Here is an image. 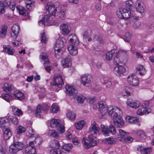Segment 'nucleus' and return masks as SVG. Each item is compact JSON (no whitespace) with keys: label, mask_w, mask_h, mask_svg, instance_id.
I'll return each mask as SVG.
<instances>
[{"label":"nucleus","mask_w":154,"mask_h":154,"mask_svg":"<svg viewBox=\"0 0 154 154\" xmlns=\"http://www.w3.org/2000/svg\"><path fill=\"white\" fill-rule=\"evenodd\" d=\"M46 8L48 12L49 15H45L43 19L38 21V24L40 26H45L51 23L52 19L55 16L56 12L57 10L51 2L48 3Z\"/></svg>","instance_id":"1"},{"label":"nucleus","mask_w":154,"mask_h":154,"mask_svg":"<svg viewBox=\"0 0 154 154\" xmlns=\"http://www.w3.org/2000/svg\"><path fill=\"white\" fill-rule=\"evenodd\" d=\"M110 109L109 116L112 117L113 123L115 127L122 128L124 125V121L121 116L122 111L117 107L114 109Z\"/></svg>","instance_id":"2"},{"label":"nucleus","mask_w":154,"mask_h":154,"mask_svg":"<svg viewBox=\"0 0 154 154\" xmlns=\"http://www.w3.org/2000/svg\"><path fill=\"white\" fill-rule=\"evenodd\" d=\"M113 58V63L115 64L125 63L128 61L129 54L127 51L120 49L117 52L116 51Z\"/></svg>","instance_id":"3"},{"label":"nucleus","mask_w":154,"mask_h":154,"mask_svg":"<svg viewBox=\"0 0 154 154\" xmlns=\"http://www.w3.org/2000/svg\"><path fill=\"white\" fill-rule=\"evenodd\" d=\"M66 42V40L63 38H59L57 40L54 48L55 55L56 57L59 58V57L62 55L61 48L64 47Z\"/></svg>","instance_id":"4"},{"label":"nucleus","mask_w":154,"mask_h":154,"mask_svg":"<svg viewBox=\"0 0 154 154\" xmlns=\"http://www.w3.org/2000/svg\"><path fill=\"white\" fill-rule=\"evenodd\" d=\"M8 124V123L5 118L0 119V127L5 129L4 130H3L4 131L3 137L5 140L8 139L12 135L11 130L6 127V125Z\"/></svg>","instance_id":"5"},{"label":"nucleus","mask_w":154,"mask_h":154,"mask_svg":"<svg viewBox=\"0 0 154 154\" xmlns=\"http://www.w3.org/2000/svg\"><path fill=\"white\" fill-rule=\"evenodd\" d=\"M95 137H94V138L93 135L92 134L89 135L88 140L85 137H83L82 138V141L84 143V145L86 149H88L91 146H94L97 144V142L95 140Z\"/></svg>","instance_id":"6"},{"label":"nucleus","mask_w":154,"mask_h":154,"mask_svg":"<svg viewBox=\"0 0 154 154\" xmlns=\"http://www.w3.org/2000/svg\"><path fill=\"white\" fill-rule=\"evenodd\" d=\"M50 146L54 148L50 150L51 154H62L60 149V145L58 141L55 140H51L50 142Z\"/></svg>","instance_id":"7"},{"label":"nucleus","mask_w":154,"mask_h":154,"mask_svg":"<svg viewBox=\"0 0 154 154\" xmlns=\"http://www.w3.org/2000/svg\"><path fill=\"white\" fill-rule=\"evenodd\" d=\"M64 83L62 76L59 74L55 75L53 77V82H51V85L53 88H60Z\"/></svg>","instance_id":"8"},{"label":"nucleus","mask_w":154,"mask_h":154,"mask_svg":"<svg viewBox=\"0 0 154 154\" xmlns=\"http://www.w3.org/2000/svg\"><path fill=\"white\" fill-rule=\"evenodd\" d=\"M24 147V144L22 142L16 141L9 147V151L11 154H16L18 151L22 150Z\"/></svg>","instance_id":"9"},{"label":"nucleus","mask_w":154,"mask_h":154,"mask_svg":"<svg viewBox=\"0 0 154 154\" xmlns=\"http://www.w3.org/2000/svg\"><path fill=\"white\" fill-rule=\"evenodd\" d=\"M60 121L58 119H52L50 122L51 126L52 128H56L57 130L61 133L65 131V127L64 126L60 124Z\"/></svg>","instance_id":"10"},{"label":"nucleus","mask_w":154,"mask_h":154,"mask_svg":"<svg viewBox=\"0 0 154 154\" xmlns=\"http://www.w3.org/2000/svg\"><path fill=\"white\" fill-rule=\"evenodd\" d=\"M98 106V109L101 113L102 116H103L107 112L109 116V112L110 109H114L115 107H107L104 102L103 101H100L97 103Z\"/></svg>","instance_id":"11"},{"label":"nucleus","mask_w":154,"mask_h":154,"mask_svg":"<svg viewBox=\"0 0 154 154\" xmlns=\"http://www.w3.org/2000/svg\"><path fill=\"white\" fill-rule=\"evenodd\" d=\"M117 14L119 17L127 19L129 18L131 15L130 10L124 8H121L117 12Z\"/></svg>","instance_id":"12"},{"label":"nucleus","mask_w":154,"mask_h":154,"mask_svg":"<svg viewBox=\"0 0 154 154\" xmlns=\"http://www.w3.org/2000/svg\"><path fill=\"white\" fill-rule=\"evenodd\" d=\"M81 83L84 86H89L90 85L93 81V78L91 75L85 74L81 76Z\"/></svg>","instance_id":"13"},{"label":"nucleus","mask_w":154,"mask_h":154,"mask_svg":"<svg viewBox=\"0 0 154 154\" xmlns=\"http://www.w3.org/2000/svg\"><path fill=\"white\" fill-rule=\"evenodd\" d=\"M49 106L46 104H43L42 107L40 105H38L35 110V115L37 117H40L44 111H46L48 110Z\"/></svg>","instance_id":"14"},{"label":"nucleus","mask_w":154,"mask_h":154,"mask_svg":"<svg viewBox=\"0 0 154 154\" xmlns=\"http://www.w3.org/2000/svg\"><path fill=\"white\" fill-rule=\"evenodd\" d=\"M128 82L131 85L136 86L138 83L139 80L137 77L134 74H132L128 76Z\"/></svg>","instance_id":"15"},{"label":"nucleus","mask_w":154,"mask_h":154,"mask_svg":"<svg viewBox=\"0 0 154 154\" xmlns=\"http://www.w3.org/2000/svg\"><path fill=\"white\" fill-rule=\"evenodd\" d=\"M68 38L69 39V45L76 46L79 45V41L77 37L75 35H70L68 36Z\"/></svg>","instance_id":"16"},{"label":"nucleus","mask_w":154,"mask_h":154,"mask_svg":"<svg viewBox=\"0 0 154 154\" xmlns=\"http://www.w3.org/2000/svg\"><path fill=\"white\" fill-rule=\"evenodd\" d=\"M19 26L16 24L13 25L11 28L12 32H11V37L14 39H16L19 31Z\"/></svg>","instance_id":"17"},{"label":"nucleus","mask_w":154,"mask_h":154,"mask_svg":"<svg viewBox=\"0 0 154 154\" xmlns=\"http://www.w3.org/2000/svg\"><path fill=\"white\" fill-rule=\"evenodd\" d=\"M126 120L128 123L136 124L140 122L141 119L137 117L128 116L126 117Z\"/></svg>","instance_id":"18"},{"label":"nucleus","mask_w":154,"mask_h":154,"mask_svg":"<svg viewBox=\"0 0 154 154\" xmlns=\"http://www.w3.org/2000/svg\"><path fill=\"white\" fill-rule=\"evenodd\" d=\"M34 142L31 141L29 143V145L25 148V152L26 154H35L36 151L33 146Z\"/></svg>","instance_id":"19"},{"label":"nucleus","mask_w":154,"mask_h":154,"mask_svg":"<svg viewBox=\"0 0 154 154\" xmlns=\"http://www.w3.org/2000/svg\"><path fill=\"white\" fill-rule=\"evenodd\" d=\"M71 57L69 55H67L63 58L61 61L62 66L64 68H65L71 66Z\"/></svg>","instance_id":"20"},{"label":"nucleus","mask_w":154,"mask_h":154,"mask_svg":"<svg viewBox=\"0 0 154 154\" xmlns=\"http://www.w3.org/2000/svg\"><path fill=\"white\" fill-rule=\"evenodd\" d=\"M100 130L98 125L95 122H94L90 127L89 131L90 132H93L94 134H98Z\"/></svg>","instance_id":"21"},{"label":"nucleus","mask_w":154,"mask_h":154,"mask_svg":"<svg viewBox=\"0 0 154 154\" xmlns=\"http://www.w3.org/2000/svg\"><path fill=\"white\" fill-rule=\"evenodd\" d=\"M125 69L124 67L118 65L114 68L113 71L115 74L119 75L123 74L125 72Z\"/></svg>","instance_id":"22"},{"label":"nucleus","mask_w":154,"mask_h":154,"mask_svg":"<svg viewBox=\"0 0 154 154\" xmlns=\"http://www.w3.org/2000/svg\"><path fill=\"white\" fill-rule=\"evenodd\" d=\"M60 29L62 31L63 34L65 35L68 34L71 30L70 27L67 24H63L61 25Z\"/></svg>","instance_id":"23"},{"label":"nucleus","mask_w":154,"mask_h":154,"mask_svg":"<svg viewBox=\"0 0 154 154\" xmlns=\"http://www.w3.org/2000/svg\"><path fill=\"white\" fill-rule=\"evenodd\" d=\"M68 49L70 54L72 56H75L78 53V50L76 46L69 45Z\"/></svg>","instance_id":"24"},{"label":"nucleus","mask_w":154,"mask_h":154,"mask_svg":"<svg viewBox=\"0 0 154 154\" xmlns=\"http://www.w3.org/2000/svg\"><path fill=\"white\" fill-rule=\"evenodd\" d=\"M65 88L67 93L70 95H74L76 94L77 91L74 89L72 87L70 86L69 85H66L65 86Z\"/></svg>","instance_id":"25"},{"label":"nucleus","mask_w":154,"mask_h":154,"mask_svg":"<svg viewBox=\"0 0 154 154\" xmlns=\"http://www.w3.org/2000/svg\"><path fill=\"white\" fill-rule=\"evenodd\" d=\"M119 133L118 135V139L121 141H123L124 138L128 134L125 131L119 129Z\"/></svg>","instance_id":"26"},{"label":"nucleus","mask_w":154,"mask_h":154,"mask_svg":"<svg viewBox=\"0 0 154 154\" xmlns=\"http://www.w3.org/2000/svg\"><path fill=\"white\" fill-rule=\"evenodd\" d=\"M127 104L134 109L138 108L140 106V103L137 100L132 102L129 101L127 102Z\"/></svg>","instance_id":"27"},{"label":"nucleus","mask_w":154,"mask_h":154,"mask_svg":"<svg viewBox=\"0 0 154 154\" xmlns=\"http://www.w3.org/2000/svg\"><path fill=\"white\" fill-rule=\"evenodd\" d=\"M136 72L141 75H143L146 72V70L145 68L142 65H138L136 67Z\"/></svg>","instance_id":"28"},{"label":"nucleus","mask_w":154,"mask_h":154,"mask_svg":"<svg viewBox=\"0 0 154 154\" xmlns=\"http://www.w3.org/2000/svg\"><path fill=\"white\" fill-rule=\"evenodd\" d=\"M16 9L20 14L24 16H26L28 15L27 11L23 7L17 6L16 7Z\"/></svg>","instance_id":"29"},{"label":"nucleus","mask_w":154,"mask_h":154,"mask_svg":"<svg viewBox=\"0 0 154 154\" xmlns=\"http://www.w3.org/2000/svg\"><path fill=\"white\" fill-rule=\"evenodd\" d=\"M25 2L26 5V8L29 10L31 11L34 8V2L32 1L31 0H25Z\"/></svg>","instance_id":"30"},{"label":"nucleus","mask_w":154,"mask_h":154,"mask_svg":"<svg viewBox=\"0 0 154 154\" xmlns=\"http://www.w3.org/2000/svg\"><path fill=\"white\" fill-rule=\"evenodd\" d=\"M137 4L136 7V11L140 13H142L144 12L145 7L142 3L137 2Z\"/></svg>","instance_id":"31"},{"label":"nucleus","mask_w":154,"mask_h":154,"mask_svg":"<svg viewBox=\"0 0 154 154\" xmlns=\"http://www.w3.org/2000/svg\"><path fill=\"white\" fill-rule=\"evenodd\" d=\"M4 48L5 52L9 55H13L15 51L9 45H4Z\"/></svg>","instance_id":"32"},{"label":"nucleus","mask_w":154,"mask_h":154,"mask_svg":"<svg viewBox=\"0 0 154 154\" xmlns=\"http://www.w3.org/2000/svg\"><path fill=\"white\" fill-rule=\"evenodd\" d=\"M86 123L83 120L79 121L75 123V127L77 130H81L84 127Z\"/></svg>","instance_id":"33"},{"label":"nucleus","mask_w":154,"mask_h":154,"mask_svg":"<svg viewBox=\"0 0 154 154\" xmlns=\"http://www.w3.org/2000/svg\"><path fill=\"white\" fill-rule=\"evenodd\" d=\"M116 50L113 49L106 53L105 55L106 59L108 60H112L113 54H115Z\"/></svg>","instance_id":"34"},{"label":"nucleus","mask_w":154,"mask_h":154,"mask_svg":"<svg viewBox=\"0 0 154 154\" xmlns=\"http://www.w3.org/2000/svg\"><path fill=\"white\" fill-rule=\"evenodd\" d=\"M101 128L103 134L106 136H109L110 133L108 128L102 125H101Z\"/></svg>","instance_id":"35"},{"label":"nucleus","mask_w":154,"mask_h":154,"mask_svg":"<svg viewBox=\"0 0 154 154\" xmlns=\"http://www.w3.org/2000/svg\"><path fill=\"white\" fill-rule=\"evenodd\" d=\"M35 133V132L31 127H28L27 128V131L26 135L28 137H33Z\"/></svg>","instance_id":"36"},{"label":"nucleus","mask_w":154,"mask_h":154,"mask_svg":"<svg viewBox=\"0 0 154 154\" xmlns=\"http://www.w3.org/2000/svg\"><path fill=\"white\" fill-rule=\"evenodd\" d=\"M13 87L12 85L5 83L3 87V90L5 92H10L12 90Z\"/></svg>","instance_id":"37"},{"label":"nucleus","mask_w":154,"mask_h":154,"mask_svg":"<svg viewBox=\"0 0 154 154\" xmlns=\"http://www.w3.org/2000/svg\"><path fill=\"white\" fill-rule=\"evenodd\" d=\"M116 138L109 137L104 140V142L106 143L112 145L114 144L116 141Z\"/></svg>","instance_id":"38"},{"label":"nucleus","mask_w":154,"mask_h":154,"mask_svg":"<svg viewBox=\"0 0 154 154\" xmlns=\"http://www.w3.org/2000/svg\"><path fill=\"white\" fill-rule=\"evenodd\" d=\"M7 27L4 26L0 29V37L4 38L6 35Z\"/></svg>","instance_id":"39"},{"label":"nucleus","mask_w":154,"mask_h":154,"mask_svg":"<svg viewBox=\"0 0 154 154\" xmlns=\"http://www.w3.org/2000/svg\"><path fill=\"white\" fill-rule=\"evenodd\" d=\"M66 116L70 120H74L75 119L76 114L74 112L69 111L67 113Z\"/></svg>","instance_id":"40"},{"label":"nucleus","mask_w":154,"mask_h":154,"mask_svg":"<svg viewBox=\"0 0 154 154\" xmlns=\"http://www.w3.org/2000/svg\"><path fill=\"white\" fill-rule=\"evenodd\" d=\"M17 134L20 135L24 133L26 131V129L21 125H19L16 129Z\"/></svg>","instance_id":"41"},{"label":"nucleus","mask_w":154,"mask_h":154,"mask_svg":"<svg viewBox=\"0 0 154 154\" xmlns=\"http://www.w3.org/2000/svg\"><path fill=\"white\" fill-rule=\"evenodd\" d=\"M14 95L18 100H21L23 98L24 94L21 92L16 91L14 92Z\"/></svg>","instance_id":"42"},{"label":"nucleus","mask_w":154,"mask_h":154,"mask_svg":"<svg viewBox=\"0 0 154 154\" xmlns=\"http://www.w3.org/2000/svg\"><path fill=\"white\" fill-rule=\"evenodd\" d=\"M137 134L138 137L141 140L144 139L146 138L144 132L142 131H137Z\"/></svg>","instance_id":"43"},{"label":"nucleus","mask_w":154,"mask_h":154,"mask_svg":"<svg viewBox=\"0 0 154 154\" xmlns=\"http://www.w3.org/2000/svg\"><path fill=\"white\" fill-rule=\"evenodd\" d=\"M73 147L71 143L66 144L62 147V149L65 151L69 152Z\"/></svg>","instance_id":"44"},{"label":"nucleus","mask_w":154,"mask_h":154,"mask_svg":"<svg viewBox=\"0 0 154 154\" xmlns=\"http://www.w3.org/2000/svg\"><path fill=\"white\" fill-rule=\"evenodd\" d=\"M8 120L11 122L15 125H17L18 123V119L17 117H13L11 116H8Z\"/></svg>","instance_id":"45"},{"label":"nucleus","mask_w":154,"mask_h":154,"mask_svg":"<svg viewBox=\"0 0 154 154\" xmlns=\"http://www.w3.org/2000/svg\"><path fill=\"white\" fill-rule=\"evenodd\" d=\"M13 112L14 114L18 116H20L23 115V113L21 110L19 109L17 107H14L13 109Z\"/></svg>","instance_id":"46"},{"label":"nucleus","mask_w":154,"mask_h":154,"mask_svg":"<svg viewBox=\"0 0 154 154\" xmlns=\"http://www.w3.org/2000/svg\"><path fill=\"white\" fill-rule=\"evenodd\" d=\"M49 134L50 136L56 138L60 137V134L54 130H50L49 131Z\"/></svg>","instance_id":"47"},{"label":"nucleus","mask_w":154,"mask_h":154,"mask_svg":"<svg viewBox=\"0 0 154 154\" xmlns=\"http://www.w3.org/2000/svg\"><path fill=\"white\" fill-rule=\"evenodd\" d=\"M34 143L36 144V146L40 145L42 142V139L41 137L38 136L35 138Z\"/></svg>","instance_id":"48"},{"label":"nucleus","mask_w":154,"mask_h":154,"mask_svg":"<svg viewBox=\"0 0 154 154\" xmlns=\"http://www.w3.org/2000/svg\"><path fill=\"white\" fill-rule=\"evenodd\" d=\"M57 16L59 17L60 19L63 20L65 17V15L63 10L60 11L57 13Z\"/></svg>","instance_id":"49"},{"label":"nucleus","mask_w":154,"mask_h":154,"mask_svg":"<svg viewBox=\"0 0 154 154\" xmlns=\"http://www.w3.org/2000/svg\"><path fill=\"white\" fill-rule=\"evenodd\" d=\"M92 34L91 30V29H88V30L85 31L84 34V38L86 39L87 37H90Z\"/></svg>","instance_id":"50"},{"label":"nucleus","mask_w":154,"mask_h":154,"mask_svg":"<svg viewBox=\"0 0 154 154\" xmlns=\"http://www.w3.org/2000/svg\"><path fill=\"white\" fill-rule=\"evenodd\" d=\"M85 99V97L82 94L77 96V100L79 103H82Z\"/></svg>","instance_id":"51"},{"label":"nucleus","mask_w":154,"mask_h":154,"mask_svg":"<svg viewBox=\"0 0 154 154\" xmlns=\"http://www.w3.org/2000/svg\"><path fill=\"white\" fill-rule=\"evenodd\" d=\"M133 2L130 0L126 1L125 2V7L127 9L130 10L132 7Z\"/></svg>","instance_id":"52"},{"label":"nucleus","mask_w":154,"mask_h":154,"mask_svg":"<svg viewBox=\"0 0 154 154\" xmlns=\"http://www.w3.org/2000/svg\"><path fill=\"white\" fill-rule=\"evenodd\" d=\"M41 42L42 43H46L48 41V38L46 37L44 32L41 33Z\"/></svg>","instance_id":"53"},{"label":"nucleus","mask_w":154,"mask_h":154,"mask_svg":"<svg viewBox=\"0 0 154 154\" xmlns=\"http://www.w3.org/2000/svg\"><path fill=\"white\" fill-rule=\"evenodd\" d=\"M109 128L110 134H111L112 135H114L116 134V131L115 128L112 125H110Z\"/></svg>","instance_id":"54"},{"label":"nucleus","mask_w":154,"mask_h":154,"mask_svg":"<svg viewBox=\"0 0 154 154\" xmlns=\"http://www.w3.org/2000/svg\"><path fill=\"white\" fill-rule=\"evenodd\" d=\"M10 0H5L3 2H0L4 8L8 7L10 5Z\"/></svg>","instance_id":"55"},{"label":"nucleus","mask_w":154,"mask_h":154,"mask_svg":"<svg viewBox=\"0 0 154 154\" xmlns=\"http://www.w3.org/2000/svg\"><path fill=\"white\" fill-rule=\"evenodd\" d=\"M152 149L151 147L144 148L143 151H142V154H149L152 152Z\"/></svg>","instance_id":"56"},{"label":"nucleus","mask_w":154,"mask_h":154,"mask_svg":"<svg viewBox=\"0 0 154 154\" xmlns=\"http://www.w3.org/2000/svg\"><path fill=\"white\" fill-rule=\"evenodd\" d=\"M51 110L53 112H57L58 110V108L56 104L55 103L53 104L51 106Z\"/></svg>","instance_id":"57"},{"label":"nucleus","mask_w":154,"mask_h":154,"mask_svg":"<svg viewBox=\"0 0 154 154\" xmlns=\"http://www.w3.org/2000/svg\"><path fill=\"white\" fill-rule=\"evenodd\" d=\"M41 59L44 61V64H48L50 62L48 60V58L45 55H42L41 57Z\"/></svg>","instance_id":"58"},{"label":"nucleus","mask_w":154,"mask_h":154,"mask_svg":"<svg viewBox=\"0 0 154 154\" xmlns=\"http://www.w3.org/2000/svg\"><path fill=\"white\" fill-rule=\"evenodd\" d=\"M151 103V100H147L144 101L142 103V106L143 107H147L149 106L150 103Z\"/></svg>","instance_id":"59"},{"label":"nucleus","mask_w":154,"mask_h":154,"mask_svg":"<svg viewBox=\"0 0 154 154\" xmlns=\"http://www.w3.org/2000/svg\"><path fill=\"white\" fill-rule=\"evenodd\" d=\"M12 43L14 47H17L19 45H20L22 43V42L20 40V41L16 40L14 42H12Z\"/></svg>","instance_id":"60"},{"label":"nucleus","mask_w":154,"mask_h":154,"mask_svg":"<svg viewBox=\"0 0 154 154\" xmlns=\"http://www.w3.org/2000/svg\"><path fill=\"white\" fill-rule=\"evenodd\" d=\"M133 140V139L130 137H125L123 140L126 143H129Z\"/></svg>","instance_id":"61"},{"label":"nucleus","mask_w":154,"mask_h":154,"mask_svg":"<svg viewBox=\"0 0 154 154\" xmlns=\"http://www.w3.org/2000/svg\"><path fill=\"white\" fill-rule=\"evenodd\" d=\"M143 110V107L142 108L139 109L137 111V113L139 115L144 114L145 113V112Z\"/></svg>","instance_id":"62"},{"label":"nucleus","mask_w":154,"mask_h":154,"mask_svg":"<svg viewBox=\"0 0 154 154\" xmlns=\"http://www.w3.org/2000/svg\"><path fill=\"white\" fill-rule=\"evenodd\" d=\"M0 152L2 154H5L6 152V148L4 147L2 145H0Z\"/></svg>","instance_id":"63"},{"label":"nucleus","mask_w":154,"mask_h":154,"mask_svg":"<svg viewBox=\"0 0 154 154\" xmlns=\"http://www.w3.org/2000/svg\"><path fill=\"white\" fill-rule=\"evenodd\" d=\"M140 25V22L138 21H136L133 24V27L134 28H137Z\"/></svg>","instance_id":"64"}]
</instances>
